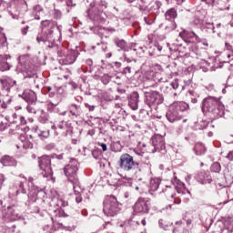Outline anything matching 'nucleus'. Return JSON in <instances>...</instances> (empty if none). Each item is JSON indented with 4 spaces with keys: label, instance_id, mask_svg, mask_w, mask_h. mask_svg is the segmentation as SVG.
I'll return each instance as SVG.
<instances>
[{
    "label": "nucleus",
    "instance_id": "nucleus-1",
    "mask_svg": "<svg viewBox=\"0 0 233 233\" xmlns=\"http://www.w3.org/2000/svg\"><path fill=\"white\" fill-rule=\"evenodd\" d=\"M108 7V3L105 0H94L90 3L89 8L86 11L87 17L94 23V25H110L107 27H100L98 31V35L103 39V37H108V34H114L116 28L119 26L117 20L108 21L106 13L105 10Z\"/></svg>",
    "mask_w": 233,
    "mask_h": 233
},
{
    "label": "nucleus",
    "instance_id": "nucleus-2",
    "mask_svg": "<svg viewBox=\"0 0 233 233\" xmlns=\"http://www.w3.org/2000/svg\"><path fill=\"white\" fill-rule=\"evenodd\" d=\"M57 28V23L52 20H44L41 22V32L36 36V41L39 45H45L51 50H58L59 46L56 44V37L54 32Z\"/></svg>",
    "mask_w": 233,
    "mask_h": 233
},
{
    "label": "nucleus",
    "instance_id": "nucleus-3",
    "mask_svg": "<svg viewBox=\"0 0 233 233\" xmlns=\"http://www.w3.org/2000/svg\"><path fill=\"white\" fill-rule=\"evenodd\" d=\"M201 110L204 116L209 117L211 121H216V119L225 116V105H223L219 98L214 96H208L203 99Z\"/></svg>",
    "mask_w": 233,
    "mask_h": 233
},
{
    "label": "nucleus",
    "instance_id": "nucleus-4",
    "mask_svg": "<svg viewBox=\"0 0 233 233\" xmlns=\"http://www.w3.org/2000/svg\"><path fill=\"white\" fill-rule=\"evenodd\" d=\"M136 156H132L128 153H124L120 156L118 160V167L123 172H134L136 168H138L137 172H141L139 165L141 163V157H143V152L135 151Z\"/></svg>",
    "mask_w": 233,
    "mask_h": 233
},
{
    "label": "nucleus",
    "instance_id": "nucleus-5",
    "mask_svg": "<svg viewBox=\"0 0 233 233\" xmlns=\"http://www.w3.org/2000/svg\"><path fill=\"white\" fill-rule=\"evenodd\" d=\"M22 210L23 208L19 204H11L6 208H3L2 211H0V219H4L6 223L19 221L23 218L21 215Z\"/></svg>",
    "mask_w": 233,
    "mask_h": 233
},
{
    "label": "nucleus",
    "instance_id": "nucleus-6",
    "mask_svg": "<svg viewBox=\"0 0 233 233\" xmlns=\"http://www.w3.org/2000/svg\"><path fill=\"white\" fill-rule=\"evenodd\" d=\"M119 210H121V208L115 196L111 195L104 201L103 212L106 216L114 218V216L119 214Z\"/></svg>",
    "mask_w": 233,
    "mask_h": 233
},
{
    "label": "nucleus",
    "instance_id": "nucleus-7",
    "mask_svg": "<svg viewBox=\"0 0 233 233\" xmlns=\"http://www.w3.org/2000/svg\"><path fill=\"white\" fill-rule=\"evenodd\" d=\"M163 101H165V96H163V95H161L159 92H145V104L151 110H154V108L159 105H163Z\"/></svg>",
    "mask_w": 233,
    "mask_h": 233
},
{
    "label": "nucleus",
    "instance_id": "nucleus-8",
    "mask_svg": "<svg viewBox=\"0 0 233 233\" xmlns=\"http://www.w3.org/2000/svg\"><path fill=\"white\" fill-rule=\"evenodd\" d=\"M38 167L42 171L43 177H52L54 171H52V160L49 156H42L38 157Z\"/></svg>",
    "mask_w": 233,
    "mask_h": 233
},
{
    "label": "nucleus",
    "instance_id": "nucleus-9",
    "mask_svg": "<svg viewBox=\"0 0 233 233\" xmlns=\"http://www.w3.org/2000/svg\"><path fill=\"white\" fill-rule=\"evenodd\" d=\"M54 52H57V56L60 57L59 61H62L63 65H74L79 56V51H77V49L67 50L66 53H64L59 49L54 50Z\"/></svg>",
    "mask_w": 233,
    "mask_h": 233
},
{
    "label": "nucleus",
    "instance_id": "nucleus-10",
    "mask_svg": "<svg viewBox=\"0 0 233 233\" xmlns=\"http://www.w3.org/2000/svg\"><path fill=\"white\" fill-rule=\"evenodd\" d=\"M79 170V162L73 158L70 162L66 165L64 167L65 176L68 178V181H76L77 180V171Z\"/></svg>",
    "mask_w": 233,
    "mask_h": 233
},
{
    "label": "nucleus",
    "instance_id": "nucleus-11",
    "mask_svg": "<svg viewBox=\"0 0 233 233\" xmlns=\"http://www.w3.org/2000/svg\"><path fill=\"white\" fill-rule=\"evenodd\" d=\"M152 146L154 149L152 150L153 154L159 152L162 156L167 154V144L165 143V138L161 135H155L151 138Z\"/></svg>",
    "mask_w": 233,
    "mask_h": 233
},
{
    "label": "nucleus",
    "instance_id": "nucleus-12",
    "mask_svg": "<svg viewBox=\"0 0 233 233\" xmlns=\"http://www.w3.org/2000/svg\"><path fill=\"white\" fill-rule=\"evenodd\" d=\"M134 212L137 214H148V210H150V203L148 200L140 198L134 205Z\"/></svg>",
    "mask_w": 233,
    "mask_h": 233
},
{
    "label": "nucleus",
    "instance_id": "nucleus-13",
    "mask_svg": "<svg viewBox=\"0 0 233 233\" xmlns=\"http://www.w3.org/2000/svg\"><path fill=\"white\" fill-rule=\"evenodd\" d=\"M18 96L22 97V99H24L27 105H35L37 102V95L31 89L24 90L23 94L18 95Z\"/></svg>",
    "mask_w": 233,
    "mask_h": 233
},
{
    "label": "nucleus",
    "instance_id": "nucleus-14",
    "mask_svg": "<svg viewBox=\"0 0 233 233\" xmlns=\"http://www.w3.org/2000/svg\"><path fill=\"white\" fill-rule=\"evenodd\" d=\"M195 179L200 183V185H210L212 183V176L209 171H199L196 174Z\"/></svg>",
    "mask_w": 233,
    "mask_h": 233
},
{
    "label": "nucleus",
    "instance_id": "nucleus-15",
    "mask_svg": "<svg viewBox=\"0 0 233 233\" xmlns=\"http://www.w3.org/2000/svg\"><path fill=\"white\" fill-rule=\"evenodd\" d=\"M171 183L175 190H177V194H190V191L185 187V183L177 179V177H174V178L171 180Z\"/></svg>",
    "mask_w": 233,
    "mask_h": 233
},
{
    "label": "nucleus",
    "instance_id": "nucleus-16",
    "mask_svg": "<svg viewBox=\"0 0 233 233\" xmlns=\"http://www.w3.org/2000/svg\"><path fill=\"white\" fill-rule=\"evenodd\" d=\"M128 106L133 110L139 108V93L134 91L128 96Z\"/></svg>",
    "mask_w": 233,
    "mask_h": 233
},
{
    "label": "nucleus",
    "instance_id": "nucleus-17",
    "mask_svg": "<svg viewBox=\"0 0 233 233\" xmlns=\"http://www.w3.org/2000/svg\"><path fill=\"white\" fill-rule=\"evenodd\" d=\"M165 48V44L163 42L157 41L149 47V55L151 56H159L163 54Z\"/></svg>",
    "mask_w": 233,
    "mask_h": 233
},
{
    "label": "nucleus",
    "instance_id": "nucleus-18",
    "mask_svg": "<svg viewBox=\"0 0 233 233\" xmlns=\"http://www.w3.org/2000/svg\"><path fill=\"white\" fill-rule=\"evenodd\" d=\"M166 117L169 123H176V121H181L183 115H179L177 111H175L173 107L169 106V109L166 114Z\"/></svg>",
    "mask_w": 233,
    "mask_h": 233
},
{
    "label": "nucleus",
    "instance_id": "nucleus-19",
    "mask_svg": "<svg viewBox=\"0 0 233 233\" xmlns=\"http://www.w3.org/2000/svg\"><path fill=\"white\" fill-rule=\"evenodd\" d=\"M161 6H163V4H161V1L157 0L155 2H151L147 5V14H152L153 15L157 16V15H159V10Z\"/></svg>",
    "mask_w": 233,
    "mask_h": 233
},
{
    "label": "nucleus",
    "instance_id": "nucleus-20",
    "mask_svg": "<svg viewBox=\"0 0 233 233\" xmlns=\"http://www.w3.org/2000/svg\"><path fill=\"white\" fill-rule=\"evenodd\" d=\"M30 61V55H23L18 57V63L20 65V70L22 72H28L30 70V67L28 66V63Z\"/></svg>",
    "mask_w": 233,
    "mask_h": 233
},
{
    "label": "nucleus",
    "instance_id": "nucleus-21",
    "mask_svg": "<svg viewBox=\"0 0 233 233\" xmlns=\"http://www.w3.org/2000/svg\"><path fill=\"white\" fill-rule=\"evenodd\" d=\"M170 107L173 108L175 112H177V114L181 115L182 112H185V110H188V104L186 102H174L170 105Z\"/></svg>",
    "mask_w": 233,
    "mask_h": 233
},
{
    "label": "nucleus",
    "instance_id": "nucleus-22",
    "mask_svg": "<svg viewBox=\"0 0 233 233\" xmlns=\"http://www.w3.org/2000/svg\"><path fill=\"white\" fill-rule=\"evenodd\" d=\"M32 130L37 136V137L41 138L43 141H45V139H48V137H50V130H48V129L43 130V129H40L39 127L35 126L32 128Z\"/></svg>",
    "mask_w": 233,
    "mask_h": 233
},
{
    "label": "nucleus",
    "instance_id": "nucleus-23",
    "mask_svg": "<svg viewBox=\"0 0 233 233\" xmlns=\"http://www.w3.org/2000/svg\"><path fill=\"white\" fill-rule=\"evenodd\" d=\"M32 15L34 19H36V21H39L43 15H45V9L41 5H36L33 7Z\"/></svg>",
    "mask_w": 233,
    "mask_h": 233
},
{
    "label": "nucleus",
    "instance_id": "nucleus-24",
    "mask_svg": "<svg viewBox=\"0 0 233 233\" xmlns=\"http://www.w3.org/2000/svg\"><path fill=\"white\" fill-rule=\"evenodd\" d=\"M8 59H10V56L0 55V72H6L10 68V65L7 62Z\"/></svg>",
    "mask_w": 233,
    "mask_h": 233
},
{
    "label": "nucleus",
    "instance_id": "nucleus-25",
    "mask_svg": "<svg viewBox=\"0 0 233 233\" xmlns=\"http://www.w3.org/2000/svg\"><path fill=\"white\" fill-rule=\"evenodd\" d=\"M157 17V16L156 15H152V13H142V19L147 26L154 25Z\"/></svg>",
    "mask_w": 233,
    "mask_h": 233
},
{
    "label": "nucleus",
    "instance_id": "nucleus-26",
    "mask_svg": "<svg viewBox=\"0 0 233 233\" xmlns=\"http://www.w3.org/2000/svg\"><path fill=\"white\" fill-rule=\"evenodd\" d=\"M0 163H2L4 167H15L17 165L15 159L10 156H4L0 159Z\"/></svg>",
    "mask_w": 233,
    "mask_h": 233
},
{
    "label": "nucleus",
    "instance_id": "nucleus-27",
    "mask_svg": "<svg viewBox=\"0 0 233 233\" xmlns=\"http://www.w3.org/2000/svg\"><path fill=\"white\" fill-rule=\"evenodd\" d=\"M68 110L73 117H79L81 116V106L71 104L68 106Z\"/></svg>",
    "mask_w": 233,
    "mask_h": 233
},
{
    "label": "nucleus",
    "instance_id": "nucleus-28",
    "mask_svg": "<svg viewBox=\"0 0 233 233\" xmlns=\"http://www.w3.org/2000/svg\"><path fill=\"white\" fill-rule=\"evenodd\" d=\"M201 30L204 34H216V26H214V23H205L201 25Z\"/></svg>",
    "mask_w": 233,
    "mask_h": 233
},
{
    "label": "nucleus",
    "instance_id": "nucleus-29",
    "mask_svg": "<svg viewBox=\"0 0 233 233\" xmlns=\"http://www.w3.org/2000/svg\"><path fill=\"white\" fill-rule=\"evenodd\" d=\"M159 185H161V179L159 178H152L149 184V194L152 196V192H156L157 188H159Z\"/></svg>",
    "mask_w": 233,
    "mask_h": 233
},
{
    "label": "nucleus",
    "instance_id": "nucleus-30",
    "mask_svg": "<svg viewBox=\"0 0 233 233\" xmlns=\"http://www.w3.org/2000/svg\"><path fill=\"white\" fill-rule=\"evenodd\" d=\"M166 21H174L177 17V10L171 7L165 13Z\"/></svg>",
    "mask_w": 233,
    "mask_h": 233
},
{
    "label": "nucleus",
    "instance_id": "nucleus-31",
    "mask_svg": "<svg viewBox=\"0 0 233 233\" xmlns=\"http://www.w3.org/2000/svg\"><path fill=\"white\" fill-rule=\"evenodd\" d=\"M114 43L117 48H120V50H123L124 52H128V46H127V41L120 38H116L114 40Z\"/></svg>",
    "mask_w": 233,
    "mask_h": 233
},
{
    "label": "nucleus",
    "instance_id": "nucleus-32",
    "mask_svg": "<svg viewBox=\"0 0 233 233\" xmlns=\"http://www.w3.org/2000/svg\"><path fill=\"white\" fill-rule=\"evenodd\" d=\"M208 127V122L207 120H198L194 124V130H205Z\"/></svg>",
    "mask_w": 233,
    "mask_h": 233
},
{
    "label": "nucleus",
    "instance_id": "nucleus-33",
    "mask_svg": "<svg viewBox=\"0 0 233 233\" xmlns=\"http://www.w3.org/2000/svg\"><path fill=\"white\" fill-rule=\"evenodd\" d=\"M194 150L197 156H203V154L207 152V147H205V145H203V143H197L195 145Z\"/></svg>",
    "mask_w": 233,
    "mask_h": 233
},
{
    "label": "nucleus",
    "instance_id": "nucleus-34",
    "mask_svg": "<svg viewBox=\"0 0 233 233\" xmlns=\"http://www.w3.org/2000/svg\"><path fill=\"white\" fill-rule=\"evenodd\" d=\"M176 28H177V25H176V21L167 20L165 22V30H167V32H173V30H175Z\"/></svg>",
    "mask_w": 233,
    "mask_h": 233
},
{
    "label": "nucleus",
    "instance_id": "nucleus-35",
    "mask_svg": "<svg viewBox=\"0 0 233 233\" xmlns=\"http://www.w3.org/2000/svg\"><path fill=\"white\" fill-rule=\"evenodd\" d=\"M71 183H73L74 194H81V192H83V187H81L79 180H73L71 181Z\"/></svg>",
    "mask_w": 233,
    "mask_h": 233
},
{
    "label": "nucleus",
    "instance_id": "nucleus-36",
    "mask_svg": "<svg viewBox=\"0 0 233 233\" xmlns=\"http://www.w3.org/2000/svg\"><path fill=\"white\" fill-rule=\"evenodd\" d=\"M48 113L45 112V110H41V114L38 117V121L39 123H42V125H45L46 123H48Z\"/></svg>",
    "mask_w": 233,
    "mask_h": 233
},
{
    "label": "nucleus",
    "instance_id": "nucleus-37",
    "mask_svg": "<svg viewBox=\"0 0 233 233\" xmlns=\"http://www.w3.org/2000/svg\"><path fill=\"white\" fill-rule=\"evenodd\" d=\"M114 77V75H110V74H104L101 78L100 81L103 85H108V83H110V81H112Z\"/></svg>",
    "mask_w": 233,
    "mask_h": 233
},
{
    "label": "nucleus",
    "instance_id": "nucleus-38",
    "mask_svg": "<svg viewBox=\"0 0 233 233\" xmlns=\"http://www.w3.org/2000/svg\"><path fill=\"white\" fill-rule=\"evenodd\" d=\"M225 230L233 232V218H228L224 223Z\"/></svg>",
    "mask_w": 233,
    "mask_h": 233
},
{
    "label": "nucleus",
    "instance_id": "nucleus-39",
    "mask_svg": "<svg viewBox=\"0 0 233 233\" xmlns=\"http://www.w3.org/2000/svg\"><path fill=\"white\" fill-rule=\"evenodd\" d=\"M210 170H211V172H215L216 174H219V172H221V164H219V162H214L211 165Z\"/></svg>",
    "mask_w": 233,
    "mask_h": 233
},
{
    "label": "nucleus",
    "instance_id": "nucleus-40",
    "mask_svg": "<svg viewBox=\"0 0 233 233\" xmlns=\"http://www.w3.org/2000/svg\"><path fill=\"white\" fill-rule=\"evenodd\" d=\"M26 110L29 114H37V106L35 104H27Z\"/></svg>",
    "mask_w": 233,
    "mask_h": 233
},
{
    "label": "nucleus",
    "instance_id": "nucleus-41",
    "mask_svg": "<svg viewBox=\"0 0 233 233\" xmlns=\"http://www.w3.org/2000/svg\"><path fill=\"white\" fill-rule=\"evenodd\" d=\"M31 212L33 214H40V216H45V214H46V211H41V209L39 208V207L37 206H34L32 208H31Z\"/></svg>",
    "mask_w": 233,
    "mask_h": 233
},
{
    "label": "nucleus",
    "instance_id": "nucleus-42",
    "mask_svg": "<svg viewBox=\"0 0 233 233\" xmlns=\"http://www.w3.org/2000/svg\"><path fill=\"white\" fill-rule=\"evenodd\" d=\"M19 188L16 190V195L26 194V189H25V182H20L18 184Z\"/></svg>",
    "mask_w": 233,
    "mask_h": 233
},
{
    "label": "nucleus",
    "instance_id": "nucleus-43",
    "mask_svg": "<svg viewBox=\"0 0 233 233\" xmlns=\"http://www.w3.org/2000/svg\"><path fill=\"white\" fill-rule=\"evenodd\" d=\"M54 19H61L63 17V13L61 10L55 8L53 13Z\"/></svg>",
    "mask_w": 233,
    "mask_h": 233
},
{
    "label": "nucleus",
    "instance_id": "nucleus-44",
    "mask_svg": "<svg viewBox=\"0 0 233 233\" xmlns=\"http://www.w3.org/2000/svg\"><path fill=\"white\" fill-rule=\"evenodd\" d=\"M66 5L67 6L66 12L67 14H70V8H74V6H76V3H74V0H66Z\"/></svg>",
    "mask_w": 233,
    "mask_h": 233
},
{
    "label": "nucleus",
    "instance_id": "nucleus-45",
    "mask_svg": "<svg viewBox=\"0 0 233 233\" xmlns=\"http://www.w3.org/2000/svg\"><path fill=\"white\" fill-rule=\"evenodd\" d=\"M167 5H177L178 6H181L185 3V0H166Z\"/></svg>",
    "mask_w": 233,
    "mask_h": 233
},
{
    "label": "nucleus",
    "instance_id": "nucleus-46",
    "mask_svg": "<svg viewBox=\"0 0 233 233\" xmlns=\"http://www.w3.org/2000/svg\"><path fill=\"white\" fill-rule=\"evenodd\" d=\"M135 6L136 8H138L139 12H147V14L148 13V5L144 6L137 2V4Z\"/></svg>",
    "mask_w": 233,
    "mask_h": 233
},
{
    "label": "nucleus",
    "instance_id": "nucleus-47",
    "mask_svg": "<svg viewBox=\"0 0 233 233\" xmlns=\"http://www.w3.org/2000/svg\"><path fill=\"white\" fill-rule=\"evenodd\" d=\"M21 5H22V6L18 7L20 12H22V13L26 12L28 10V5L26 4V1L22 0Z\"/></svg>",
    "mask_w": 233,
    "mask_h": 233
},
{
    "label": "nucleus",
    "instance_id": "nucleus-48",
    "mask_svg": "<svg viewBox=\"0 0 233 233\" xmlns=\"http://www.w3.org/2000/svg\"><path fill=\"white\" fill-rule=\"evenodd\" d=\"M96 46H100L102 52H107L108 50V45L106 43H96Z\"/></svg>",
    "mask_w": 233,
    "mask_h": 233
},
{
    "label": "nucleus",
    "instance_id": "nucleus-49",
    "mask_svg": "<svg viewBox=\"0 0 233 233\" xmlns=\"http://www.w3.org/2000/svg\"><path fill=\"white\" fill-rule=\"evenodd\" d=\"M85 63L87 66H89V68L87 69V72H89V74H92V66L94 65V61H92V59L88 58L85 61Z\"/></svg>",
    "mask_w": 233,
    "mask_h": 233
},
{
    "label": "nucleus",
    "instance_id": "nucleus-50",
    "mask_svg": "<svg viewBox=\"0 0 233 233\" xmlns=\"http://www.w3.org/2000/svg\"><path fill=\"white\" fill-rule=\"evenodd\" d=\"M26 198L29 199V203H35L37 201V195H25Z\"/></svg>",
    "mask_w": 233,
    "mask_h": 233
},
{
    "label": "nucleus",
    "instance_id": "nucleus-51",
    "mask_svg": "<svg viewBox=\"0 0 233 233\" xmlns=\"http://www.w3.org/2000/svg\"><path fill=\"white\" fill-rule=\"evenodd\" d=\"M0 45H1V46H6V35H0Z\"/></svg>",
    "mask_w": 233,
    "mask_h": 233
},
{
    "label": "nucleus",
    "instance_id": "nucleus-52",
    "mask_svg": "<svg viewBox=\"0 0 233 233\" xmlns=\"http://www.w3.org/2000/svg\"><path fill=\"white\" fill-rule=\"evenodd\" d=\"M17 130H22L23 132L26 133L29 132L30 127L26 126H16Z\"/></svg>",
    "mask_w": 233,
    "mask_h": 233
},
{
    "label": "nucleus",
    "instance_id": "nucleus-53",
    "mask_svg": "<svg viewBox=\"0 0 233 233\" xmlns=\"http://www.w3.org/2000/svg\"><path fill=\"white\" fill-rule=\"evenodd\" d=\"M81 216L84 218H86L88 216V211L86 209L82 210L81 212L78 213V219H81Z\"/></svg>",
    "mask_w": 233,
    "mask_h": 233
},
{
    "label": "nucleus",
    "instance_id": "nucleus-54",
    "mask_svg": "<svg viewBox=\"0 0 233 233\" xmlns=\"http://www.w3.org/2000/svg\"><path fill=\"white\" fill-rule=\"evenodd\" d=\"M171 86L173 90H177V88H179V83L177 82V80L173 81L171 83Z\"/></svg>",
    "mask_w": 233,
    "mask_h": 233
},
{
    "label": "nucleus",
    "instance_id": "nucleus-55",
    "mask_svg": "<svg viewBox=\"0 0 233 233\" xmlns=\"http://www.w3.org/2000/svg\"><path fill=\"white\" fill-rule=\"evenodd\" d=\"M85 106H86V108H88L89 112H94V110H96V106H90V104H88V103H85Z\"/></svg>",
    "mask_w": 233,
    "mask_h": 233
},
{
    "label": "nucleus",
    "instance_id": "nucleus-56",
    "mask_svg": "<svg viewBox=\"0 0 233 233\" xmlns=\"http://www.w3.org/2000/svg\"><path fill=\"white\" fill-rule=\"evenodd\" d=\"M76 196V203L79 204L81 201H83V197H81V194H75Z\"/></svg>",
    "mask_w": 233,
    "mask_h": 233
},
{
    "label": "nucleus",
    "instance_id": "nucleus-57",
    "mask_svg": "<svg viewBox=\"0 0 233 233\" xmlns=\"http://www.w3.org/2000/svg\"><path fill=\"white\" fill-rule=\"evenodd\" d=\"M98 147H100V148H102L103 152H106V150L108 148L106 144L101 143V142L98 143Z\"/></svg>",
    "mask_w": 233,
    "mask_h": 233
},
{
    "label": "nucleus",
    "instance_id": "nucleus-58",
    "mask_svg": "<svg viewBox=\"0 0 233 233\" xmlns=\"http://www.w3.org/2000/svg\"><path fill=\"white\" fill-rule=\"evenodd\" d=\"M226 159H228V161H233V150L228 153Z\"/></svg>",
    "mask_w": 233,
    "mask_h": 233
},
{
    "label": "nucleus",
    "instance_id": "nucleus-59",
    "mask_svg": "<svg viewBox=\"0 0 233 233\" xmlns=\"http://www.w3.org/2000/svg\"><path fill=\"white\" fill-rule=\"evenodd\" d=\"M19 120H20V127L25 126L26 125V119L25 118V116H19Z\"/></svg>",
    "mask_w": 233,
    "mask_h": 233
},
{
    "label": "nucleus",
    "instance_id": "nucleus-60",
    "mask_svg": "<svg viewBox=\"0 0 233 233\" xmlns=\"http://www.w3.org/2000/svg\"><path fill=\"white\" fill-rule=\"evenodd\" d=\"M158 225H159L160 228H163L164 230H167V228L168 227L167 225H165V224L163 223V219H160V220L158 221Z\"/></svg>",
    "mask_w": 233,
    "mask_h": 233
},
{
    "label": "nucleus",
    "instance_id": "nucleus-61",
    "mask_svg": "<svg viewBox=\"0 0 233 233\" xmlns=\"http://www.w3.org/2000/svg\"><path fill=\"white\" fill-rule=\"evenodd\" d=\"M31 146H32V144L28 140H25V142H23L24 148H30Z\"/></svg>",
    "mask_w": 233,
    "mask_h": 233
},
{
    "label": "nucleus",
    "instance_id": "nucleus-62",
    "mask_svg": "<svg viewBox=\"0 0 233 233\" xmlns=\"http://www.w3.org/2000/svg\"><path fill=\"white\" fill-rule=\"evenodd\" d=\"M29 28H30V26H28V25H25L24 28H22V35H26L28 34Z\"/></svg>",
    "mask_w": 233,
    "mask_h": 233
},
{
    "label": "nucleus",
    "instance_id": "nucleus-63",
    "mask_svg": "<svg viewBox=\"0 0 233 233\" xmlns=\"http://www.w3.org/2000/svg\"><path fill=\"white\" fill-rule=\"evenodd\" d=\"M225 46H226V50H228L229 52H233L232 46L229 43L226 42Z\"/></svg>",
    "mask_w": 233,
    "mask_h": 233
},
{
    "label": "nucleus",
    "instance_id": "nucleus-64",
    "mask_svg": "<svg viewBox=\"0 0 233 233\" xmlns=\"http://www.w3.org/2000/svg\"><path fill=\"white\" fill-rule=\"evenodd\" d=\"M57 94V88L56 90L50 91L48 93L49 97H56V95Z\"/></svg>",
    "mask_w": 233,
    "mask_h": 233
}]
</instances>
